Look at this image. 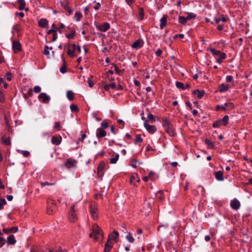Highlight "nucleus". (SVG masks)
I'll return each mask as SVG.
<instances>
[{
  "mask_svg": "<svg viewBox=\"0 0 252 252\" xmlns=\"http://www.w3.org/2000/svg\"><path fill=\"white\" fill-rule=\"evenodd\" d=\"M134 180H136V181L137 182H140V178L139 177H137V175H136L135 176H132L131 178H130V180H131V182H132Z\"/></svg>",
  "mask_w": 252,
  "mask_h": 252,
  "instance_id": "57",
  "label": "nucleus"
},
{
  "mask_svg": "<svg viewBox=\"0 0 252 252\" xmlns=\"http://www.w3.org/2000/svg\"><path fill=\"white\" fill-rule=\"evenodd\" d=\"M229 121V117L228 115H225L222 119L216 121L213 124V127L214 128H219L221 126H226Z\"/></svg>",
  "mask_w": 252,
  "mask_h": 252,
  "instance_id": "3",
  "label": "nucleus"
},
{
  "mask_svg": "<svg viewBox=\"0 0 252 252\" xmlns=\"http://www.w3.org/2000/svg\"><path fill=\"white\" fill-rule=\"evenodd\" d=\"M119 158V155L118 154H115L114 158H112L110 159V162L111 164H115L117 162Z\"/></svg>",
  "mask_w": 252,
  "mask_h": 252,
  "instance_id": "32",
  "label": "nucleus"
},
{
  "mask_svg": "<svg viewBox=\"0 0 252 252\" xmlns=\"http://www.w3.org/2000/svg\"><path fill=\"white\" fill-rule=\"evenodd\" d=\"M76 162V160L71 158H69L66 160L65 162H64L63 165L67 168L70 169L75 167Z\"/></svg>",
  "mask_w": 252,
  "mask_h": 252,
  "instance_id": "6",
  "label": "nucleus"
},
{
  "mask_svg": "<svg viewBox=\"0 0 252 252\" xmlns=\"http://www.w3.org/2000/svg\"><path fill=\"white\" fill-rule=\"evenodd\" d=\"M160 28L162 29L166 25L167 23V16H163L160 20Z\"/></svg>",
  "mask_w": 252,
  "mask_h": 252,
  "instance_id": "26",
  "label": "nucleus"
},
{
  "mask_svg": "<svg viewBox=\"0 0 252 252\" xmlns=\"http://www.w3.org/2000/svg\"><path fill=\"white\" fill-rule=\"evenodd\" d=\"M62 141V137L61 136H53L51 139V143L55 145H59Z\"/></svg>",
  "mask_w": 252,
  "mask_h": 252,
  "instance_id": "17",
  "label": "nucleus"
},
{
  "mask_svg": "<svg viewBox=\"0 0 252 252\" xmlns=\"http://www.w3.org/2000/svg\"><path fill=\"white\" fill-rule=\"evenodd\" d=\"M143 141V139L141 137L140 135H137L136 136V138L135 139L134 143L135 144L140 143Z\"/></svg>",
  "mask_w": 252,
  "mask_h": 252,
  "instance_id": "40",
  "label": "nucleus"
},
{
  "mask_svg": "<svg viewBox=\"0 0 252 252\" xmlns=\"http://www.w3.org/2000/svg\"><path fill=\"white\" fill-rule=\"evenodd\" d=\"M86 137V135L85 134H82L81 135V137L79 138L77 140V143H79L80 142H83L84 139Z\"/></svg>",
  "mask_w": 252,
  "mask_h": 252,
  "instance_id": "47",
  "label": "nucleus"
},
{
  "mask_svg": "<svg viewBox=\"0 0 252 252\" xmlns=\"http://www.w3.org/2000/svg\"><path fill=\"white\" fill-rule=\"evenodd\" d=\"M82 14L80 12H76L74 15V19L77 22H78L82 18Z\"/></svg>",
  "mask_w": 252,
  "mask_h": 252,
  "instance_id": "37",
  "label": "nucleus"
},
{
  "mask_svg": "<svg viewBox=\"0 0 252 252\" xmlns=\"http://www.w3.org/2000/svg\"><path fill=\"white\" fill-rule=\"evenodd\" d=\"M229 89L228 85L225 84H221L219 86V91L221 93L227 91Z\"/></svg>",
  "mask_w": 252,
  "mask_h": 252,
  "instance_id": "28",
  "label": "nucleus"
},
{
  "mask_svg": "<svg viewBox=\"0 0 252 252\" xmlns=\"http://www.w3.org/2000/svg\"><path fill=\"white\" fill-rule=\"evenodd\" d=\"M209 50L213 55L218 56L221 59H225L226 54L224 53H223L219 50H216L214 48H210Z\"/></svg>",
  "mask_w": 252,
  "mask_h": 252,
  "instance_id": "9",
  "label": "nucleus"
},
{
  "mask_svg": "<svg viewBox=\"0 0 252 252\" xmlns=\"http://www.w3.org/2000/svg\"><path fill=\"white\" fill-rule=\"evenodd\" d=\"M41 90L40 86H36L33 88V91L35 93H39Z\"/></svg>",
  "mask_w": 252,
  "mask_h": 252,
  "instance_id": "48",
  "label": "nucleus"
},
{
  "mask_svg": "<svg viewBox=\"0 0 252 252\" xmlns=\"http://www.w3.org/2000/svg\"><path fill=\"white\" fill-rule=\"evenodd\" d=\"M196 14H195L193 13L190 12L188 13V15L187 17H186V18L187 21H189L192 19H195L196 18Z\"/></svg>",
  "mask_w": 252,
  "mask_h": 252,
  "instance_id": "35",
  "label": "nucleus"
},
{
  "mask_svg": "<svg viewBox=\"0 0 252 252\" xmlns=\"http://www.w3.org/2000/svg\"><path fill=\"white\" fill-rule=\"evenodd\" d=\"M147 118L149 121H151L152 122H154L155 121L154 116L151 113L148 114Z\"/></svg>",
  "mask_w": 252,
  "mask_h": 252,
  "instance_id": "44",
  "label": "nucleus"
},
{
  "mask_svg": "<svg viewBox=\"0 0 252 252\" xmlns=\"http://www.w3.org/2000/svg\"><path fill=\"white\" fill-rule=\"evenodd\" d=\"M93 232L90 234V237L93 238L95 241H99L100 238H103V234L99 227L96 224H94L92 226Z\"/></svg>",
  "mask_w": 252,
  "mask_h": 252,
  "instance_id": "1",
  "label": "nucleus"
},
{
  "mask_svg": "<svg viewBox=\"0 0 252 252\" xmlns=\"http://www.w3.org/2000/svg\"><path fill=\"white\" fill-rule=\"evenodd\" d=\"M60 123L59 122H56L55 123L54 128L57 129V130L58 131L60 130Z\"/></svg>",
  "mask_w": 252,
  "mask_h": 252,
  "instance_id": "63",
  "label": "nucleus"
},
{
  "mask_svg": "<svg viewBox=\"0 0 252 252\" xmlns=\"http://www.w3.org/2000/svg\"><path fill=\"white\" fill-rule=\"evenodd\" d=\"M55 212V205L53 202L52 205L50 206L49 205L47 208V213L49 215H52Z\"/></svg>",
  "mask_w": 252,
  "mask_h": 252,
  "instance_id": "25",
  "label": "nucleus"
},
{
  "mask_svg": "<svg viewBox=\"0 0 252 252\" xmlns=\"http://www.w3.org/2000/svg\"><path fill=\"white\" fill-rule=\"evenodd\" d=\"M187 21L185 17L179 16L178 18V22L184 25L187 23Z\"/></svg>",
  "mask_w": 252,
  "mask_h": 252,
  "instance_id": "36",
  "label": "nucleus"
},
{
  "mask_svg": "<svg viewBox=\"0 0 252 252\" xmlns=\"http://www.w3.org/2000/svg\"><path fill=\"white\" fill-rule=\"evenodd\" d=\"M31 252H46V251L40 249H32L31 250Z\"/></svg>",
  "mask_w": 252,
  "mask_h": 252,
  "instance_id": "54",
  "label": "nucleus"
},
{
  "mask_svg": "<svg viewBox=\"0 0 252 252\" xmlns=\"http://www.w3.org/2000/svg\"><path fill=\"white\" fill-rule=\"evenodd\" d=\"M125 238L126 240L130 243H133L134 242V239L132 234L129 232L126 234Z\"/></svg>",
  "mask_w": 252,
  "mask_h": 252,
  "instance_id": "27",
  "label": "nucleus"
},
{
  "mask_svg": "<svg viewBox=\"0 0 252 252\" xmlns=\"http://www.w3.org/2000/svg\"><path fill=\"white\" fill-rule=\"evenodd\" d=\"M162 126L164 127L166 132L170 136H174L175 132L170 120L166 117H163L162 119Z\"/></svg>",
  "mask_w": 252,
  "mask_h": 252,
  "instance_id": "2",
  "label": "nucleus"
},
{
  "mask_svg": "<svg viewBox=\"0 0 252 252\" xmlns=\"http://www.w3.org/2000/svg\"><path fill=\"white\" fill-rule=\"evenodd\" d=\"M13 49L15 53H17L22 49V47L20 43L17 41H14L13 42Z\"/></svg>",
  "mask_w": 252,
  "mask_h": 252,
  "instance_id": "15",
  "label": "nucleus"
},
{
  "mask_svg": "<svg viewBox=\"0 0 252 252\" xmlns=\"http://www.w3.org/2000/svg\"><path fill=\"white\" fill-rule=\"evenodd\" d=\"M193 94L196 95L198 98H201L205 94L204 91H200L199 90H194L193 92Z\"/></svg>",
  "mask_w": 252,
  "mask_h": 252,
  "instance_id": "23",
  "label": "nucleus"
},
{
  "mask_svg": "<svg viewBox=\"0 0 252 252\" xmlns=\"http://www.w3.org/2000/svg\"><path fill=\"white\" fill-rule=\"evenodd\" d=\"M139 13L140 16L141 17V20H142L143 18L144 15V10L142 8H139Z\"/></svg>",
  "mask_w": 252,
  "mask_h": 252,
  "instance_id": "58",
  "label": "nucleus"
},
{
  "mask_svg": "<svg viewBox=\"0 0 252 252\" xmlns=\"http://www.w3.org/2000/svg\"><path fill=\"white\" fill-rule=\"evenodd\" d=\"M70 108L72 111L78 112L79 111V109L77 106L75 104H71L70 106Z\"/></svg>",
  "mask_w": 252,
  "mask_h": 252,
  "instance_id": "42",
  "label": "nucleus"
},
{
  "mask_svg": "<svg viewBox=\"0 0 252 252\" xmlns=\"http://www.w3.org/2000/svg\"><path fill=\"white\" fill-rule=\"evenodd\" d=\"M214 174L217 180L219 181H223L224 180L223 177V172L221 171H219L217 172H214Z\"/></svg>",
  "mask_w": 252,
  "mask_h": 252,
  "instance_id": "18",
  "label": "nucleus"
},
{
  "mask_svg": "<svg viewBox=\"0 0 252 252\" xmlns=\"http://www.w3.org/2000/svg\"><path fill=\"white\" fill-rule=\"evenodd\" d=\"M205 142L208 146H209L211 148H214L215 147V144L214 142L211 141L210 140L206 139L205 140Z\"/></svg>",
  "mask_w": 252,
  "mask_h": 252,
  "instance_id": "38",
  "label": "nucleus"
},
{
  "mask_svg": "<svg viewBox=\"0 0 252 252\" xmlns=\"http://www.w3.org/2000/svg\"><path fill=\"white\" fill-rule=\"evenodd\" d=\"M162 54V51L159 48L158 49L157 51L155 52V54L157 56H160Z\"/></svg>",
  "mask_w": 252,
  "mask_h": 252,
  "instance_id": "64",
  "label": "nucleus"
},
{
  "mask_svg": "<svg viewBox=\"0 0 252 252\" xmlns=\"http://www.w3.org/2000/svg\"><path fill=\"white\" fill-rule=\"evenodd\" d=\"M54 184H55L54 183H50L47 182H41L40 183V185L42 187H43L45 186H52V185H54Z\"/></svg>",
  "mask_w": 252,
  "mask_h": 252,
  "instance_id": "50",
  "label": "nucleus"
},
{
  "mask_svg": "<svg viewBox=\"0 0 252 252\" xmlns=\"http://www.w3.org/2000/svg\"><path fill=\"white\" fill-rule=\"evenodd\" d=\"M101 126L104 128H107L109 126L108 124L104 121L101 122Z\"/></svg>",
  "mask_w": 252,
  "mask_h": 252,
  "instance_id": "55",
  "label": "nucleus"
},
{
  "mask_svg": "<svg viewBox=\"0 0 252 252\" xmlns=\"http://www.w3.org/2000/svg\"><path fill=\"white\" fill-rule=\"evenodd\" d=\"M176 86L178 89H181L183 90H185L186 88L189 87V85L188 84H184L183 83L180 82H176Z\"/></svg>",
  "mask_w": 252,
  "mask_h": 252,
  "instance_id": "22",
  "label": "nucleus"
},
{
  "mask_svg": "<svg viewBox=\"0 0 252 252\" xmlns=\"http://www.w3.org/2000/svg\"><path fill=\"white\" fill-rule=\"evenodd\" d=\"M90 212L92 218L96 220L98 218L97 208L94 204H92L90 208Z\"/></svg>",
  "mask_w": 252,
  "mask_h": 252,
  "instance_id": "8",
  "label": "nucleus"
},
{
  "mask_svg": "<svg viewBox=\"0 0 252 252\" xmlns=\"http://www.w3.org/2000/svg\"><path fill=\"white\" fill-rule=\"evenodd\" d=\"M121 231L123 232L125 234H126V233H127L128 232V231L126 227V225L125 224H122L121 225Z\"/></svg>",
  "mask_w": 252,
  "mask_h": 252,
  "instance_id": "41",
  "label": "nucleus"
},
{
  "mask_svg": "<svg viewBox=\"0 0 252 252\" xmlns=\"http://www.w3.org/2000/svg\"><path fill=\"white\" fill-rule=\"evenodd\" d=\"M38 98L39 99H41L42 102L44 103H48L50 100V97L44 93H41L39 95Z\"/></svg>",
  "mask_w": 252,
  "mask_h": 252,
  "instance_id": "12",
  "label": "nucleus"
},
{
  "mask_svg": "<svg viewBox=\"0 0 252 252\" xmlns=\"http://www.w3.org/2000/svg\"><path fill=\"white\" fill-rule=\"evenodd\" d=\"M116 87V85L115 83H112L110 84H106L104 86V88L105 90L106 91H108L109 90L110 88H111L112 89H115Z\"/></svg>",
  "mask_w": 252,
  "mask_h": 252,
  "instance_id": "33",
  "label": "nucleus"
},
{
  "mask_svg": "<svg viewBox=\"0 0 252 252\" xmlns=\"http://www.w3.org/2000/svg\"><path fill=\"white\" fill-rule=\"evenodd\" d=\"M233 77L231 75H228L226 77V81L227 82H231L233 80Z\"/></svg>",
  "mask_w": 252,
  "mask_h": 252,
  "instance_id": "60",
  "label": "nucleus"
},
{
  "mask_svg": "<svg viewBox=\"0 0 252 252\" xmlns=\"http://www.w3.org/2000/svg\"><path fill=\"white\" fill-rule=\"evenodd\" d=\"M144 126L148 132L151 134H153L157 130L156 126L149 125L146 122L144 123Z\"/></svg>",
  "mask_w": 252,
  "mask_h": 252,
  "instance_id": "10",
  "label": "nucleus"
},
{
  "mask_svg": "<svg viewBox=\"0 0 252 252\" xmlns=\"http://www.w3.org/2000/svg\"><path fill=\"white\" fill-rule=\"evenodd\" d=\"M6 203V200L3 198H1L0 199V210H1L3 208V207Z\"/></svg>",
  "mask_w": 252,
  "mask_h": 252,
  "instance_id": "46",
  "label": "nucleus"
},
{
  "mask_svg": "<svg viewBox=\"0 0 252 252\" xmlns=\"http://www.w3.org/2000/svg\"><path fill=\"white\" fill-rule=\"evenodd\" d=\"M113 246L112 243L109 241H107V243L105 245L104 252H109L112 249Z\"/></svg>",
  "mask_w": 252,
  "mask_h": 252,
  "instance_id": "29",
  "label": "nucleus"
},
{
  "mask_svg": "<svg viewBox=\"0 0 252 252\" xmlns=\"http://www.w3.org/2000/svg\"><path fill=\"white\" fill-rule=\"evenodd\" d=\"M18 231V227H13L10 228H3V231L5 234H9L10 233H15Z\"/></svg>",
  "mask_w": 252,
  "mask_h": 252,
  "instance_id": "21",
  "label": "nucleus"
},
{
  "mask_svg": "<svg viewBox=\"0 0 252 252\" xmlns=\"http://www.w3.org/2000/svg\"><path fill=\"white\" fill-rule=\"evenodd\" d=\"M143 41L141 39L136 40L131 45V47L134 49H139L143 46Z\"/></svg>",
  "mask_w": 252,
  "mask_h": 252,
  "instance_id": "13",
  "label": "nucleus"
},
{
  "mask_svg": "<svg viewBox=\"0 0 252 252\" xmlns=\"http://www.w3.org/2000/svg\"><path fill=\"white\" fill-rule=\"evenodd\" d=\"M118 236H119V232L116 230H114L112 234L109 235L108 240L110 241V240H114L116 242H117V238Z\"/></svg>",
  "mask_w": 252,
  "mask_h": 252,
  "instance_id": "19",
  "label": "nucleus"
},
{
  "mask_svg": "<svg viewBox=\"0 0 252 252\" xmlns=\"http://www.w3.org/2000/svg\"><path fill=\"white\" fill-rule=\"evenodd\" d=\"M96 28L100 32H105L110 29V26L108 23L105 22L101 25L96 26Z\"/></svg>",
  "mask_w": 252,
  "mask_h": 252,
  "instance_id": "7",
  "label": "nucleus"
},
{
  "mask_svg": "<svg viewBox=\"0 0 252 252\" xmlns=\"http://www.w3.org/2000/svg\"><path fill=\"white\" fill-rule=\"evenodd\" d=\"M66 97L69 100L74 99V93L72 91H68L66 92Z\"/></svg>",
  "mask_w": 252,
  "mask_h": 252,
  "instance_id": "34",
  "label": "nucleus"
},
{
  "mask_svg": "<svg viewBox=\"0 0 252 252\" xmlns=\"http://www.w3.org/2000/svg\"><path fill=\"white\" fill-rule=\"evenodd\" d=\"M105 167V163L100 162L97 166V174L99 177H102L104 175V168Z\"/></svg>",
  "mask_w": 252,
  "mask_h": 252,
  "instance_id": "11",
  "label": "nucleus"
},
{
  "mask_svg": "<svg viewBox=\"0 0 252 252\" xmlns=\"http://www.w3.org/2000/svg\"><path fill=\"white\" fill-rule=\"evenodd\" d=\"M22 154L25 157H28L30 155V152L28 151H22Z\"/></svg>",
  "mask_w": 252,
  "mask_h": 252,
  "instance_id": "62",
  "label": "nucleus"
},
{
  "mask_svg": "<svg viewBox=\"0 0 252 252\" xmlns=\"http://www.w3.org/2000/svg\"><path fill=\"white\" fill-rule=\"evenodd\" d=\"M230 206L233 209L237 210L240 207V203L237 199H234L231 201Z\"/></svg>",
  "mask_w": 252,
  "mask_h": 252,
  "instance_id": "14",
  "label": "nucleus"
},
{
  "mask_svg": "<svg viewBox=\"0 0 252 252\" xmlns=\"http://www.w3.org/2000/svg\"><path fill=\"white\" fill-rule=\"evenodd\" d=\"M75 212L76 209L75 205L71 206L68 217V220L70 222H74L77 220V217L75 214Z\"/></svg>",
  "mask_w": 252,
  "mask_h": 252,
  "instance_id": "5",
  "label": "nucleus"
},
{
  "mask_svg": "<svg viewBox=\"0 0 252 252\" xmlns=\"http://www.w3.org/2000/svg\"><path fill=\"white\" fill-rule=\"evenodd\" d=\"M18 2L19 4V10H22L25 9L26 5V2L24 0H18Z\"/></svg>",
  "mask_w": 252,
  "mask_h": 252,
  "instance_id": "31",
  "label": "nucleus"
},
{
  "mask_svg": "<svg viewBox=\"0 0 252 252\" xmlns=\"http://www.w3.org/2000/svg\"><path fill=\"white\" fill-rule=\"evenodd\" d=\"M74 51L72 50L71 49H68L67 51V55L69 56L70 57H74L75 56V54L74 53Z\"/></svg>",
  "mask_w": 252,
  "mask_h": 252,
  "instance_id": "49",
  "label": "nucleus"
},
{
  "mask_svg": "<svg viewBox=\"0 0 252 252\" xmlns=\"http://www.w3.org/2000/svg\"><path fill=\"white\" fill-rule=\"evenodd\" d=\"M7 243L8 245H14L16 243V240L13 235H10L7 238Z\"/></svg>",
  "mask_w": 252,
  "mask_h": 252,
  "instance_id": "20",
  "label": "nucleus"
},
{
  "mask_svg": "<svg viewBox=\"0 0 252 252\" xmlns=\"http://www.w3.org/2000/svg\"><path fill=\"white\" fill-rule=\"evenodd\" d=\"M2 142L5 145H9L11 144L10 140L9 137H2Z\"/></svg>",
  "mask_w": 252,
  "mask_h": 252,
  "instance_id": "39",
  "label": "nucleus"
},
{
  "mask_svg": "<svg viewBox=\"0 0 252 252\" xmlns=\"http://www.w3.org/2000/svg\"><path fill=\"white\" fill-rule=\"evenodd\" d=\"M61 6L65 9L66 10V9H67L69 6H68V1L66 0L65 2H61Z\"/></svg>",
  "mask_w": 252,
  "mask_h": 252,
  "instance_id": "45",
  "label": "nucleus"
},
{
  "mask_svg": "<svg viewBox=\"0 0 252 252\" xmlns=\"http://www.w3.org/2000/svg\"><path fill=\"white\" fill-rule=\"evenodd\" d=\"M12 74L10 72H8L6 73L5 77L7 80L11 81L12 79Z\"/></svg>",
  "mask_w": 252,
  "mask_h": 252,
  "instance_id": "52",
  "label": "nucleus"
},
{
  "mask_svg": "<svg viewBox=\"0 0 252 252\" xmlns=\"http://www.w3.org/2000/svg\"><path fill=\"white\" fill-rule=\"evenodd\" d=\"M75 34V32L74 31L71 33L66 34V37L68 39H71L74 37Z\"/></svg>",
  "mask_w": 252,
  "mask_h": 252,
  "instance_id": "51",
  "label": "nucleus"
},
{
  "mask_svg": "<svg viewBox=\"0 0 252 252\" xmlns=\"http://www.w3.org/2000/svg\"><path fill=\"white\" fill-rule=\"evenodd\" d=\"M5 243V239L3 237H0V248L2 247Z\"/></svg>",
  "mask_w": 252,
  "mask_h": 252,
  "instance_id": "59",
  "label": "nucleus"
},
{
  "mask_svg": "<svg viewBox=\"0 0 252 252\" xmlns=\"http://www.w3.org/2000/svg\"><path fill=\"white\" fill-rule=\"evenodd\" d=\"M146 202L145 203V205H147L148 209L151 210L152 208V205L154 203V201L153 198H149L148 200H146Z\"/></svg>",
  "mask_w": 252,
  "mask_h": 252,
  "instance_id": "30",
  "label": "nucleus"
},
{
  "mask_svg": "<svg viewBox=\"0 0 252 252\" xmlns=\"http://www.w3.org/2000/svg\"><path fill=\"white\" fill-rule=\"evenodd\" d=\"M67 11L66 15L69 16L72 14L73 10L71 8H69V7L65 10Z\"/></svg>",
  "mask_w": 252,
  "mask_h": 252,
  "instance_id": "61",
  "label": "nucleus"
},
{
  "mask_svg": "<svg viewBox=\"0 0 252 252\" xmlns=\"http://www.w3.org/2000/svg\"><path fill=\"white\" fill-rule=\"evenodd\" d=\"M234 107V104L231 102L225 103L224 105H217L216 109L217 111L222 110L223 111L230 110Z\"/></svg>",
  "mask_w": 252,
  "mask_h": 252,
  "instance_id": "4",
  "label": "nucleus"
},
{
  "mask_svg": "<svg viewBox=\"0 0 252 252\" xmlns=\"http://www.w3.org/2000/svg\"><path fill=\"white\" fill-rule=\"evenodd\" d=\"M106 135V132L102 128H98L96 129V136L98 138L104 137Z\"/></svg>",
  "mask_w": 252,
  "mask_h": 252,
  "instance_id": "16",
  "label": "nucleus"
},
{
  "mask_svg": "<svg viewBox=\"0 0 252 252\" xmlns=\"http://www.w3.org/2000/svg\"><path fill=\"white\" fill-rule=\"evenodd\" d=\"M63 60V65L61 68L60 71L62 73H64L66 72V67L65 66V60L63 58V57H62Z\"/></svg>",
  "mask_w": 252,
  "mask_h": 252,
  "instance_id": "43",
  "label": "nucleus"
},
{
  "mask_svg": "<svg viewBox=\"0 0 252 252\" xmlns=\"http://www.w3.org/2000/svg\"><path fill=\"white\" fill-rule=\"evenodd\" d=\"M126 3L131 7L132 5L135 2V0H125Z\"/></svg>",
  "mask_w": 252,
  "mask_h": 252,
  "instance_id": "56",
  "label": "nucleus"
},
{
  "mask_svg": "<svg viewBox=\"0 0 252 252\" xmlns=\"http://www.w3.org/2000/svg\"><path fill=\"white\" fill-rule=\"evenodd\" d=\"M48 24V20L44 18H42L38 21V25L43 28H46Z\"/></svg>",
  "mask_w": 252,
  "mask_h": 252,
  "instance_id": "24",
  "label": "nucleus"
},
{
  "mask_svg": "<svg viewBox=\"0 0 252 252\" xmlns=\"http://www.w3.org/2000/svg\"><path fill=\"white\" fill-rule=\"evenodd\" d=\"M49 47L47 46H44V50L43 53L45 55H49Z\"/></svg>",
  "mask_w": 252,
  "mask_h": 252,
  "instance_id": "53",
  "label": "nucleus"
}]
</instances>
